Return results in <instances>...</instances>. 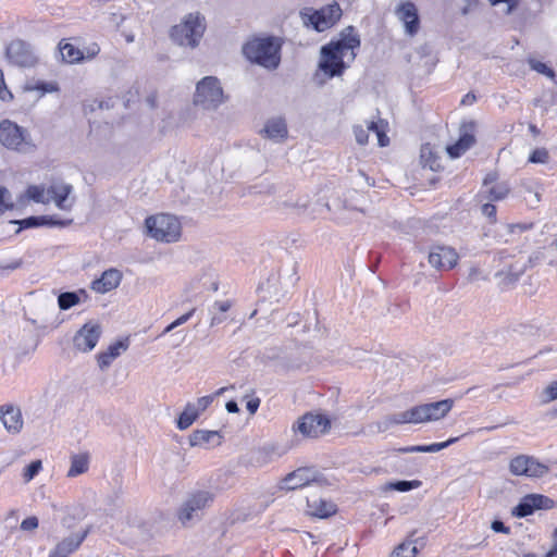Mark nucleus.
<instances>
[{
    "instance_id": "obj_21",
    "label": "nucleus",
    "mask_w": 557,
    "mask_h": 557,
    "mask_svg": "<svg viewBox=\"0 0 557 557\" xmlns=\"http://www.w3.org/2000/svg\"><path fill=\"white\" fill-rule=\"evenodd\" d=\"M121 280L122 273L117 269H109L91 283V288L97 293L104 294L116 288Z\"/></svg>"
},
{
    "instance_id": "obj_33",
    "label": "nucleus",
    "mask_w": 557,
    "mask_h": 557,
    "mask_svg": "<svg viewBox=\"0 0 557 557\" xmlns=\"http://www.w3.org/2000/svg\"><path fill=\"white\" fill-rule=\"evenodd\" d=\"M416 532H413L410 537L414 535ZM416 541L410 539L400 545H398L394 552L392 553L391 557H416L418 553V548L414 545Z\"/></svg>"
},
{
    "instance_id": "obj_43",
    "label": "nucleus",
    "mask_w": 557,
    "mask_h": 557,
    "mask_svg": "<svg viewBox=\"0 0 557 557\" xmlns=\"http://www.w3.org/2000/svg\"><path fill=\"white\" fill-rule=\"evenodd\" d=\"M128 348V339H121L113 344H111L108 347V351L110 352V356H113L114 359L117 358L123 351H125Z\"/></svg>"
},
{
    "instance_id": "obj_55",
    "label": "nucleus",
    "mask_w": 557,
    "mask_h": 557,
    "mask_svg": "<svg viewBox=\"0 0 557 557\" xmlns=\"http://www.w3.org/2000/svg\"><path fill=\"white\" fill-rule=\"evenodd\" d=\"M532 227H533V223H517V224H512L510 226V232L511 233L524 232V231L531 230Z\"/></svg>"
},
{
    "instance_id": "obj_52",
    "label": "nucleus",
    "mask_w": 557,
    "mask_h": 557,
    "mask_svg": "<svg viewBox=\"0 0 557 557\" xmlns=\"http://www.w3.org/2000/svg\"><path fill=\"white\" fill-rule=\"evenodd\" d=\"M491 529L496 533H504V534L510 533V528L505 525V523L498 519H495L492 521Z\"/></svg>"
},
{
    "instance_id": "obj_48",
    "label": "nucleus",
    "mask_w": 557,
    "mask_h": 557,
    "mask_svg": "<svg viewBox=\"0 0 557 557\" xmlns=\"http://www.w3.org/2000/svg\"><path fill=\"white\" fill-rule=\"evenodd\" d=\"M492 5H498L500 3L505 4V9L503 12L505 14H510L515 8L518 5V0H488Z\"/></svg>"
},
{
    "instance_id": "obj_27",
    "label": "nucleus",
    "mask_w": 557,
    "mask_h": 557,
    "mask_svg": "<svg viewBox=\"0 0 557 557\" xmlns=\"http://www.w3.org/2000/svg\"><path fill=\"white\" fill-rule=\"evenodd\" d=\"M222 436L218 431L196 430L189 436L190 446H202L206 443H213V445L221 444Z\"/></svg>"
},
{
    "instance_id": "obj_54",
    "label": "nucleus",
    "mask_w": 557,
    "mask_h": 557,
    "mask_svg": "<svg viewBox=\"0 0 557 557\" xmlns=\"http://www.w3.org/2000/svg\"><path fill=\"white\" fill-rule=\"evenodd\" d=\"M85 59H92L100 52V47L98 44L94 42L86 47L84 50Z\"/></svg>"
},
{
    "instance_id": "obj_22",
    "label": "nucleus",
    "mask_w": 557,
    "mask_h": 557,
    "mask_svg": "<svg viewBox=\"0 0 557 557\" xmlns=\"http://www.w3.org/2000/svg\"><path fill=\"white\" fill-rule=\"evenodd\" d=\"M72 190L73 187L70 184L55 183L48 187L47 195H49V199L53 200L59 209L66 210L72 206L65 203Z\"/></svg>"
},
{
    "instance_id": "obj_4",
    "label": "nucleus",
    "mask_w": 557,
    "mask_h": 557,
    "mask_svg": "<svg viewBox=\"0 0 557 557\" xmlns=\"http://www.w3.org/2000/svg\"><path fill=\"white\" fill-rule=\"evenodd\" d=\"M206 30L205 17L199 13H190L185 20L171 29V39L180 45L195 48Z\"/></svg>"
},
{
    "instance_id": "obj_56",
    "label": "nucleus",
    "mask_w": 557,
    "mask_h": 557,
    "mask_svg": "<svg viewBox=\"0 0 557 557\" xmlns=\"http://www.w3.org/2000/svg\"><path fill=\"white\" fill-rule=\"evenodd\" d=\"M260 406V399L259 398H252V399H249L246 404V408L247 410L253 414L256 413V411L258 410Z\"/></svg>"
},
{
    "instance_id": "obj_11",
    "label": "nucleus",
    "mask_w": 557,
    "mask_h": 557,
    "mask_svg": "<svg viewBox=\"0 0 557 557\" xmlns=\"http://www.w3.org/2000/svg\"><path fill=\"white\" fill-rule=\"evenodd\" d=\"M331 428V421L323 414L306 413L297 420L293 429L306 437H318Z\"/></svg>"
},
{
    "instance_id": "obj_37",
    "label": "nucleus",
    "mask_w": 557,
    "mask_h": 557,
    "mask_svg": "<svg viewBox=\"0 0 557 557\" xmlns=\"http://www.w3.org/2000/svg\"><path fill=\"white\" fill-rule=\"evenodd\" d=\"M528 63L533 71H536L537 73L543 74L550 79L556 77L554 70L547 66L545 63L535 59H529Z\"/></svg>"
},
{
    "instance_id": "obj_24",
    "label": "nucleus",
    "mask_w": 557,
    "mask_h": 557,
    "mask_svg": "<svg viewBox=\"0 0 557 557\" xmlns=\"http://www.w3.org/2000/svg\"><path fill=\"white\" fill-rule=\"evenodd\" d=\"M72 221H62V220H55L52 216H29L26 219H23L18 222L21 228H30V227H38V226H65L70 224Z\"/></svg>"
},
{
    "instance_id": "obj_31",
    "label": "nucleus",
    "mask_w": 557,
    "mask_h": 557,
    "mask_svg": "<svg viewBox=\"0 0 557 557\" xmlns=\"http://www.w3.org/2000/svg\"><path fill=\"white\" fill-rule=\"evenodd\" d=\"M536 509L532 494L521 498L519 504L512 509L511 513L518 518H524L532 515Z\"/></svg>"
},
{
    "instance_id": "obj_60",
    "label": "nucleus",
    "mask_w": 557,
    "mask_h": 557,
    "mask_svg": "<svg viewBox=\"0 0 557 557\" xmlns=\"http://www.w3.org/2000/svg\"><path fill=\"white\" fill-rule=\"evenodd\" d=\"M225 408L230 413H237L239 411V407L235 400H228Z\"/></svg>"
},
{
    "instance_id": "obj_9",
    "label": "nucleus",
    "mask_w": 557,
    "mask_h": 557,
    "mask_svg": "<svg viewBox=\"0 0 557 557\" xmlns=\"http://www.w3.org/2000/svg\"><path fill=\"white\" fill-rule=\"evenodd\" d=\"M453 406L454 400L447 398L434 403L418 405L408 409V411L411 423L418 424L429 421H437L444 418L451 410Z\"/></svg>"
},
{
    "instance_id": "obj_38",
    "label": "nucleus",
    "mask_w": 557,
    "mask_h": 557,
    "mask_svg": "<svg viewBox=\"0 0 557 557\" xmlns=\"http://www.w3.org/2000/svg\"><path fill=\"white\" fill-rule=\"evenodd\" d=\"M510 189L505 183L496 184L492 186L488 190L491 200H502L507 197Z\"/></svg>"
},
{
    "instance_id": "obj_44",
    "label": "nucleus",
    "mask_w": 557,
    "mask_h": 557,
    "mask_svg": "<svg viewBox=\"0 0 557 557\" xmlns=\"http://www.w3.org/2000/svg\"><path fill=\"white\" fill-rule=\"evenodd\" d=\"M557 399V381L552 382L543 391V403H549Z\"/></svg>"
},
{
    "instance_id": "obj_12",
    "label": "nucleus",
    "mask_w": 557,
    "mask_h": 557,
    "mask_svg": "<svg viewBox=\"0 0 557 557\" xmlns=\"http://www.w3.org/2000/svg\"><path fill=\"white\" fill-rule=\"evenodd\" d=\"M7 58L12 64L20 67H32L38 61L33 47L22 39L12 40L9 44Z\"/></svg>"
},
{
    "instance_id": "obj_13",
    "label": "nucleus",
    "mask_w": 557,
    "mask_h": 557,
    "mask_svg": "<svg viewBox=\"0 0 557 557\" xmlns=\"http://www.w3.org/2000/svg\"><path fill=\"white\" fill-rule=\"evenodd\" d=\"M101 334V325L89 321L76 332L73 338V345L77 350L88 352L96 347Z\"/></svg>"
},
{
    "instance_id": "obj_36",
    "label": "nucleus",
    "mask_w": 557,
    "mask_h": 557,
    "mask_svg": "<svg viewBox=\"0 0 557 557\" xmlns=\"http://www.w3.org/2000/svg\"><path fill=\"white\" fill-rule=\"evenodd\" d=\"M367 131L368 133L373 132L377 136L379 146L385 147L388 145L389 139L384 132L382 120H380L379 122H370L367 126Z\"/></svg>"
},
{
    "instance_id": "obj_23",
    "label": "nucleus",
    "mask_w": 557,
    "mask_h": 557,
    "mask_svg": "<svg viewBox=\"0 0 557 557\" xmlns=\"http://www.w3.org/2000/svg\"><path fill=\"white\" fill-rule=\"evenodd\" d=\"M307 506L312 516L318 518H327L336 512V505L325 499H309Z\"/></svg>"
},
{
    "instance_id": "obj_34",
    "label": "nucleus",
    "mask_w": 557,
    "mask_h": 557,
    "mask_svg": "<svg viewBox=\"0 0 557 557\" xmlns=\"http://www.w3.org/2000/svg\"><path fill=\"white\" fill-rule=\"evenodd\" d=\"M25 90H27V91L37 90L42 96V95L48 94V92L58 91L59 90V86L54 82H40V81H38V82L27 83L26 86H25Z\"/></svg>"
},
{
    "instance_id": "obj_2",
    "label": "nucleus",
    "mask_w": 557,
    "mask_h": 557,
    "mask_svg": "<svg viewBox=\"0 0 557 557\" xmlns=\"http://www.w3.org/2000/svg\"><path fill=\"white\" fill-rule=\"evenodd\" d=\"M282 41L274 36L255 37L243 46V54L251 63L276 70L281 63Z\"/></svg>"
},
{
    "instance_id": "obj_16",
    "label": "nucleus",
    "mask_w": 557,
    "mask_h": 557,
    "mask_svg": "<svg viewBox=\"0 0 557 557\" xmlns=\"http://www.w3.org/2000/svg\"><path fill=\"white\" fill-rule=\"evenodd\" d=\"M458 258L455 249L436 246L429 253V263L437 270H450L457 264Z\"/></svg>"
},
{
    "instance_id": "obj_39",
    "label": "nucleus",
    "mask_w": 557,
    "mask_h": 557,
    "mask_svg": "<svg viewBox=\"0 0 557 557\" xmlns=\"http://www.w3.org/2000/svg\"><path fill=\"white\" fill-rule=\"evenodd\" d=\"M46 193L47 191H45V189L42 187L36 186V185L29 186L27 188L28 198L34 200L37 203H46V202L50 201L49 198L45 197Z\"/></svg>"
},
{
    "instance_id": "obj_50",
    "label": "nucleus",
    "mask_w": 557,
    "mask_h": 557,
    "mask_svg": "<svg viewBox=\"0 0 557 557\" xmlns=\"http://www.w3.org/2000/svg\"><path fill=\"white\" fill-rule=\"evenodd\" d=\"M212 400V396H203L198 398L197 403L194 404V408L196 409L197 413L199 414L201 411H205L210 406Z\"/></svg>"
},
{
    "instance_id": "obj_46",
    "label": "nucleus",
    "mask_w": 557,
    "mask_h": 557,
    "mask_svg": "<svg viewBox=\"0 0 557 557\" xmlns=\"http://www.w3.org/2000/svg\"><path fill=\"white\" fill-rule=\"evenodd\" d=\"M97 360H98L99 368L101 370H104L108 367H110V364L114 360V357L110 356V352L108 350H106V351H102V352L98 354Z\"/></svg>"
},
{
    "instance_id": "obj_6",
    "label": "nucleus",
    "mask_w": 557,
    "mask_h": 557,
    "mask_svg": "<svg viewBox=\"0 0 557 557\" xmlns=\"http://www.w3.org/2000/svg\"><path fill=\"white\" fill-rule=\"evenodd\" d=\"M145 226L150 237L158 242L174 243L181 237V223L176 216L160 213L148 216Z\"/></svg>"
},
{
    "instance_id": "obj_64",
    "label": "nucleus",
    "mask_w": 557,
    "mask_h": 557,
    "mask_svg": "<svg viewBox=\"0 0 557 557\" xmlns=\"http://www.w3.org/2000/svg\"><path fill=\"white\" fill-rule=\"evenodd\" d=\"M544 557H557V541L553 547L544 555Z\"/></svg>"
},
{
    "instance_id": "obj_32",
    "label": "nucleus",
    "mask_w": 557,
    "mask_h": 557,
    "mask_svg": "<svg viewBox=\"0 0 557 557\" xmlns=\"http://www.w3.org/2000/svg\"><path fill=\"white\" fill-rule=\"evenodd\" d=\"M198 413L196 409L194 408V404L188 403L183 410V412L178 416V419L176 421V425L180 430H186L188 429L194 421L198 418Z\"/></svg>"
},
{
    "instance_id": "obj_10",
    "label": "nucleus",
    "mask_w": 557,
    "mask_h": 557,
    "mask_svg": "<svg viewBox=\"0 0 557 557\" xmlns=\"http://www.w3.org/2000/svg\"><path fill=\"white\" fill-rule=\"evenodd\" d=\"M509 470L518 476L542 478L548 473L549 468L533 456L519 455L510 460Z\"/></svg>"
},
{
    "instance_id": "obj_53",
    "label": "nucleus",
    "mask_w": 557,
    "mask_h": 557,
    "mask_svg": "<svg viewBox=\"0 0 557 557\" xmlns=\"http://www.w3.org/2000/svg\"><path fill=\"white\" fill-rule=\"evenodd\" d=\"M232 304L228 300L225 301H215L211 312L225 313L230 310Z\"/></svg>"
},
{
    "instance_id": "obj_49",
    "label": "nucleus",
    "mask_w": 557,
    "mask_h": 557,
    "mask_svg": "<svg viewBox=\"0 0 557 557\" xmlns=\"http://www.w3.org/2000/svg\"><path fill=\"white\" fill-rule=\"evenodd\" d=\"M354 134L359 145L368 144L369 133L362 126L358 125L354 127Z\"/></svg>"
},
{
    "instance_id": "obj_35",
    "label": "nucleus",
    "mask_w": 557,
    "mask_h": 557,
    "mask_svg": "<svg viewBox=\"0 0 557 557\" xmlns=\"http://www.w3.org/2000/svg\"><path fill=\"white\" fill-rule=\"evenodd\" d=\"M421 481L419 480H399L389 482L386 484V490L397 491V492H409L411 490L418 488L421 486Z\"/></svg>"
},
{
    "instance_id": "obj_7",
    "label": "nucleus",
    "mask_w": 557,
    "mask_h": 557,
    "mask_svg": "<svg viewBox=\"0 0 557 557\" xmlns=\"http://www.w3.org/2000/svg\"><path fill=\"white\" fill-rule=\"evenodd\" d=\"M343 11L337 2L330 3L319 10L304 8L300 16L305 25H311L317 32H324L334 26L342 17Z\"/></svg>"
},
{
    "instance_id": "obj_15",
    "label": "nucleus",
    "mask_w": 557,
    "mask_h": 557,
    "mask_svg": "<svg viewBox=\"0 0 557 557\" xmlns=\"http://www.w3.org/2000/svg\"><path fill=\"white\" fill-rule=\"evenodd\" d=\"M473 131V122H467L461 124L458 140L455 144L448 145L446 147L447 154L451 159H457L461 157L467 150H469L474 145L475 137Z\"/></svg>"
},
{
    "instance_id": "obj_42",
    "label": "nucleus",
    "mask_w": 557,
    "mask_h": 557,
    "mask_svg": "<svg viewBox=\"0 0 557 557\" xmlns=\"http://www.w3.org/2000/svg\"><path fill=\"white\" fill-rule=\"evenodd\" d=\"M536 509H550L555 506V502L541 494H532Z\"/></svg>"
},
{
    "instance_id": "obj_1",
    "label": "nucleus",
    "mask_w": 557,
    "mask_h": 557,
    "mask_svg": "<svg viewBox=\"0 0 557 557\" xmlns=\"http://www.w3.org/2000/svg\"><path fill=\"white\" fill-rule=\"evenodd\" d=\"M360 45V36L356 33L355 27L351 25L345 27L337 40L321 48L319 70L331 78L341 76L348 66L344 59L349 55L348 62H352L357 55L356 49Z\"/></svg>"
},
{
    "instance_id": "obj_45",
    "label": "nucleus",
    "mask_w": 557,
    "mask_h": 557,
    "mask_svg": "<svg viewBox=\"0 0 557 557\" xmlns=\"http://www.w3.org/2000/svg\"><path fill=\"white\" fill-rule=\"evenodd\" d=\"M0 99L3 101H10L13 99L12 92L8 89V87L5 85L3 71L1 69H0Z\"/></svg>"
},
{
    "instance_id": "obj_28",
    "label": "nucleus",
    "mask_w": 557,
    "mask_h": 557,
    "mask_svg": "<svg viewBox=\"0 0 557 557\" xmlns=\"http://www.w3.org/2000/svg\"><path fill=\"white\" fill-rule=\"evenodd\" d=\"M460 437H450L446 442L442 443H433L430 445H414L399 448L400 453L409 454V453H437L448 446L458 442Z\"/></svg>"
},
{
    "instance_id": "obj_40",
    "label": "nucleus",
    "mask_w": 557,
    "mask_h": 557,
    "mask_svg": "<svg viewBox=\"0 0 557 557\" xmlns=\"http://www.w3.org/2000/svg\"><path fill=\"white\" fill-rule=\"evenodd\" d=\"M42 462L41 460L37 459L32 461L28 466H26L23 478L25 482L32 481L41 470Z\"/></svg>"
},
{
    "instance_id": "obj_18",
    "label": "nucleus",
    "mask_w": 557,
    "mask_h": 557,
    "mask_svg": "<svg viewBox=\"0 0 557 557\" xmlns=\"http://www.w3.org/2000/svg\"><path fill=\"white\" fill-rule=\"evenodd\" d=\"M396 15L405 24L407 34L414 35L418 32L420 20L418 9L413 2L406 1L399 4L396 9Z\"/></svg>"
},
{
    "instance_id": "obj_59",
    "label": "nucleus",
    "mask_w": 557,
    "mask_h": 557,
    "mask_svg": "<svg viewBox=\"0 0 557 557\" xmlns=\"http://www.w3.org/2000/svg\"><path fill=\"white\" fill-rule=\"evenodd\" d=\"M224 320H225V317L223 315V313L212 312L210 325L211 326L218 325V324L222 323Z\"/></svg>"
},
{
    "instance_id": "obj_26",
    "label": "nucleus",
    "mask_w": 557,
    "mask_h": 557,
    "mask_svg": "<svg viewBox=\"0 0 557 557\" xmlns=\"http://www.w3.org/2000/svg\"><path fill=\"white\" fill-rule=\"evenodd\" d=\"M405 423H411L408 410L388 414V416L384 417L381 421H377L375 423V426H376V431L379 433H383V432H386L387 430H389L394 425L405 424Z\"/></svg>"
},
{
    "instance_id": "obj_20",
    "label": "nucleus",
    "mask_w": 557,
    "mask_h": 557,
    "mask_svg": "<svg viewBox=\"0 0 557 557\" xmlns=\"http://www.w3.org/2000/svg\"><path fill=\"white\" fill-rule=\"evenodd\" d=\"M265 138L271 139L276 143L284 141L287 138L288 131L285 119L283 117H272L269 119L263 129L260 132Z\"/></svg>"
},
{
    "instance_id": "obj_51",
    "label": "nucleus",
    "mask_w": 557,
    "mask_h": 557,
    "mask_svg": "<svg viewBox=\"0 0 557 557\" xmlns=\"http://www.w3.org/2000/svg\"><path fill=\"white\" fill-rule=\"evenodd\" d=\"M38 528V518L35 516L25 518L21 523L23 531H33Z\"/></svg>"
},
{
    "instance_id": "obj_3",
    "label": "nucleus",
    "mask_w": 557,
    "mask_h": 557,
    "mask_svg": "<svg viewBox=\"0 0 557 557\" xmlns=\"http://www.w3.org/2000/svg\"><path fill=\"white\" fill-rule=\"evenodd\" d=\"M215 494L208 490H197L188 493L177 508V520L184 527L199 522L205 511L212 506Z\"/></svg>"
},
{
    "instance_id": "obj_47",
    "label": "nucleus",
    "mask_w": 557,
    "mask_h": 557,
    "mask_svg": "<svg viewBox=\"0 0 557 557\" xmlns=\"http://www.w3.org/2000/svg\"><path fill=\"white\" fill-rule=\"evenodd\" d=\"M482 214L485 215L492 223L496 222V206L493 203H484L481 208Z\"/></svg>"
},
{
    "instance_id": "obj_58",
    "label": "nucleus",
    "mask_w": 557,
    "mask_h": 557,
    "mask_svg": "<svg viewBox=\"0 0 557 557\" xmlns=\"http://www.w3.org/2000/svg\"><path fill=\"white\" fill-rule=\"evenodd\" d=\"M195 312V309H191L190 311H188L187 313L181 315L180 318H177L175 321H174V325H182L184 323H186L194 314Z\"/></svg>"
},
{
    "instance_id": "obj_30",
    "label": "nucleus",
    "mask_w": 557,
    "mask_h": 557,
    "mask_svg": "<svg viewBox=\"0 0 557 557\" xmlns=\"http://www.w3.org/2000/svg\"><path fill=\"white\" fill-rule=\"evenodd\" d=\"M84 299L88 298V294L85 289H78L77 292H63L58 296V306L60 310H69L72 307L81 302V297Z\"/></svg>"
},
{
    "instance_id": "obj_14",
    "label": "nucleus",
    "mask_w": 557,
    "mask_h": 557,
    "mask_svg": "<svg viewBox=\"0 0 557 557\" xmlns=\"http://www.w3.org/2000/svg\"><path fill=\"white\" fill-rule=\"evenodd\" d=\"M321 481V475L315 469L304 467L288 473L283 480L282 488L297 490Z\"/></svg>"
},
{
    "instance_id": "obj_41",
    "label": "nucleus",
    "mask_w": 557,
    "mask_h": 557,
    "mask_svg": "<svg viewBox=\"0 0 557 557\" xmlns=\"http://www.w3.org/2000/svg\"><path fill=\"white\" fill-rule=\"evenodd\" d=\"M549 160V153L545 148H536L533 150L529 157V162L531 163H542L545 164Z\"/></svg>"
},
{
    "instance_id": "obj_17",
    "label": "nucleus",
    "mask_w": 557,
    "mask_h": 557,
    "mask_svg": "<svg viewBox=\"0 0 557 557\" xmlns=\"http://www.w3.org/2000/svg\"><path fill=\"white\" fill-rule=\"evenodd\" d=\"M88 533L89 530L87 529L82 533H74L64 537L50 552L49 557H69L79 548Z\"/></svg>"
},
{
    "instance_id": "obj_25",
    "label": "nucleus",
    "mask_w": 557,
    "mask_h": 557,
    "mask_svg": "<svg viewBox=\"0 0 557 557\" xmlns=\"http://www.w3.org/2000/svg\"><path fill=\"white\" fill-rule=\"evenodd\" d=\"M90 455L88 451L73 454L71 456V467L67 471L69 478H76L89 469Z\"/></svg>"
},
{
    "instance_id": "obj_29",
    "label": "nucleus",
    "mask_w": 557,
    "mask_h": 557,
    "mask_svg": "<svg viewBox=\"0 0 557 557\" xmlns=\"http://www.w3.org/2000/svg\"><path fill=\"white\" fill-rule=\"evenodd\" d=\"M59 51L62 61L69 64L78 63L85 60V52L76 48L74 45L66 42L65 40L60 41Z\"/></svg>"
},
{
    "instance_id": "obj_61",
    "label": "nucleus",
    "mask_w": 557,
    "mask_h": 557,
    "mask_svg": "<svg viewBox=\"0 0 557 557\" xmlns=\"http://www.w3.org/2000/svg\"><path fill=\"white\" fill-rule=\"evenodd\" d=\"M424 166H429L432 171H436L440 168L437 158H430L425 160Z\"/></svg>"
},
{
    "instance_id": "obj_62",
    "label": "nucleus",
    "mask_w": 557,
    "mask_h": 557,
    "mask_svg": "<svg viewBox=\"0 0 557 557\" xmlns=\"http://www.w3.org/2000/svg\"><path fill=\"white\" fill-rule=\"evenodd\" d=\"M476 100V97L474 94L469 92L466 96H463L461 100V104H472Z\"/></svg>"
},
{
    "instance_id": "obj_8",
    "label": "nucleus",
    "mask_w": 557,
    "mask_h": 557,
    "mask_svg": "<svg viewBox=\"0 0 557 557\" xmlns=\"http://www.w3.org/2000/svg\"><path fill=\"white\" fill-rule=\"evenodd\" d=\"M0 143L8 149L25 151L34 148L28 132L10 120L0 122Z\"/></svg>"
},
{
    "instance_id": "obj_57",
    "label": "nucleus",
    "mask_w": 557,
    "mask_h": 557,
    "mask_svg": "<svg viewBox=\"0 0 557 557\" xmlns=\"http://www.w3.org/2000/svg\"><path fill=\"white\" fill-rule=\"evenodd\" d=\"M8 194V189L5 187H0V214H2L9 206L4 201V197Z\"/></svg>"
},
{
    "instance_id": "obj_63",
    "label": "nucleus",
    "mask_w": 557,
    "mask_h": 557,
    "mask_svg": "<svg viewBox=\"0 0 557 557\" xmlns=\"http://www.w3.org/2000/svg\"><path fill=\"white\" fill-rule=\"evenodd\" d=\"M146 102L147 104L151 108V109H154L157 107V95L156 94H151L149 95L147 98H146Z\"/></svg>"
},
{
    "instance_id": "obj_19",
    "label": "nucleus",
    "mask_w": 557,
    "mask_h": 557,
    "mask_svg": "<svg viewBox=\"0 0 557 557\" xmlns=\"http://www.w3.org/2000/svg\"><path fill=\"white\" fill-rule=\"evenodd\" d=\"M0 420L10 433H18L23 428V418L20 408L13 405H3L0 407Z\"/></svg>"
},
{
    "instance_id": "obj_5",
    "label": "nucleus",
    "mask_w": 557,
    "mask_h": 557,
    "mask_svg": "<svg viewBox=\"0 0 557 557\" xmlns=\"http://www.w3.org/2000/svg\"><path fill=\"white\" fill-rule=\"evenodd\" d=\"M227 100L221 82L215 76H205L196 84L194 104L205 110H216Z\"/></svg>"
}]
</instances>
